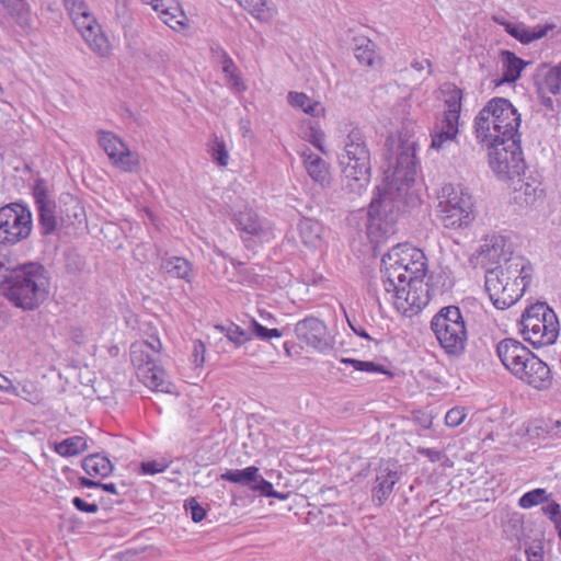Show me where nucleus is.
I'll return each mask as SVG.
<instances>
[{"label":"nucleus","mask_w":561,"mask_h":561,"mask_svg":"<svg viewBox=\"0 0 561 561\" xmlns=\"http://www.w3.org/2000/svg\"><path fill=\"white\" fill-rule=\"evenodd\" d=\"M50 289V275L47 268L36 262L16 265L9 276L2 279L0 294L14 307L35 310L44 304Z\"/></svg>","instance_id":"nucleus-1"},{"label":"nucleus","mask_w":561,"mask_h":561,"mask_svg":"<svg viewBox=\"0 0 561 561\" xmlns=\"http://www.w3.org/2000/svg\"><path fill=\"white\" fill-rule=\"evenodd\" d=\"M416 256L409 265L396 267L394 274L397 288L385 290L396 309L404 316H413L420 312L428 302L430 295L427 284L424 283L426 275L425 255L417 249H410Z\"/></svg>","instance_id":"nucleus-2"},{"label":"nucleus","mask_w":561,"mask_h":561,"mask_svg":"<svg viewBox=\"0 0 561 561\" xmlns=\"http://www.w3.org/2000/svg\"><path fill=\"white\" fill-rule=\"evenodd\" d=\"M344 188L362 194L370 182V151L359 128H353L344 139V150L339 156Z\"/></svg>","instance_id":"nucleus-3"},{"label":"nucleus","mask_w":561,"mask_h":561,"mask_svg":"<svg viewBox=\"0 0 561 561\" xmlns=\"http://www.w3.org/2000/svg\"><path fill=\"white\" fill-rule=\"evenodd\" d=\"M431 329L440 347L449 357H460L465 354L468 331L459 307L440 308L431 320Z\"/></svg>","instance_id":"nucleus-4"},{"label":"nucleus","mask_w":561,"mask_h":561,"mask_svg":"<svg viewBox=\"0 0 561 561\" xmlns=\"http://www.w3.org/2000/svg\"><path fill=\"white\" fill-rule=\"evenodd\" d=\"M437 216L446 229L468 228L476 218L472 195L459 185L446 184L438 195Z\"/></svg>","instance_id":"nucleus-5"},{"label":"nucleus","mask_w":561,"mask_h":561,"mask_svg":"<svg viewBox=\"0 0 561 561\" xmlns=\"http://www.w3.org/2000/svg\"><path fill=\"white\" fill-rule=\"evenodd\" d=\"M368 207L367 234L371 242L381 243L396 233L399 208L393 199L391 187H376Z\"/></svg>","instance_id":"nucleus-6"},{"label":"nucleus","mask_w":561,"mask_h":561,"mask_svg":"<svg viewBox=\"0 0 561 561\" xmlns=\"http://www.w3.org/2000/svg\"><path fill=\"white\" fill-rule=\"evenodd\" d=\"M522 334L534 346L554 343L559 334L557 314L545 302H537L527 308L520 320Z\"/></svg>","instance_id":"nucleus-7"},{"label":"nucleus","mask_w":561,"mask_h":561,"mask_svg":"<svg viewBox=\"0 0 561 561\" xmlns=\"http://www.w3.org/2000/svg\"><path fill=\"white\" fill-rule=\"evenodd\" d=\"M161 343L156 340L154 343L141 340L130 345V360L134 365L137 376L148 387H153L158 391L170 393V382L164 380L165 371L157 365V357Z\"/></svg>","instance_id":"nucleus-8"},{"label":"nucleus","mask_w":561,"mask_h":561,"mask_svg":"<svg viewBox=\"0 0 561 561\" xmlns=\"http://www.w3.org/2000/svg\"><path fill=\"white\" fill-rule=\"evenodd\" d=\"M520 138L496 141L489 148V163L502 180H513L526 170Z\"/></svg>","instance_id":"nucleus-9"},{"label":"nucleus","mask_w":561,"mask_h":561,"mask_svg":"<svg viewBox=\"0 0 561 561\" xmlns=\"http://www.w3.org/2000/svg\"><path fill=\"white\" fill-rule=\"evenodd\" d=\"M32 213L27 205L14 202L0 207V243L15 244L32 232Z\"/></svg>","instance_id":"nucleus-10"},{"label":"nucleus","mask_w":561,"mask_h":561,"mask_svg":"<svg viewBox=\"0 0 561 561\" xmlns=\"http://www.w3.org/2000/svg\"><path fill=\"white\" fill-rule=\"evenodd\" d=\"M493 116V135L500 140L520 138V114L515 106L504 98H493L481 110V124L485 123L484 115Z\"/></svg>","instance_id":"nucleus-11"},{"label":"nucleus","mask_w":561,"mask_h":561,"mask_svg":"<svg viewBox=\"0 0 561 561\" xmlns=\"http://www.w3.org/2000/svg\"><path fill=\"white\" fill-rule=\"evenodd\" d=\"M485 291L496 309L505 310L516 304L525 291V285L507 282L501 268L486 267Z\"/></svg>","instance_id":"nucleus-12"},{"label":"nucleus","mask_w":561,"mask_h":561,"mask_svg":"<svg viewBox=\"0 0 561 561\" xmlns=\"http://www.w3.org/2000/svg\"><path fill=\"white\" fill-rule=\"evenodd\" d=\"M295 332L300 342L319 352H327L333 346V341L327 325L318 318L308 317L298 321L295 325Z\"/></svg>","instance_id":"nucleus-13"},{"label":"nucleus","mask_w":561,"mask_h":561,"mask_svg":"<svg viewBox=\"0 0 561 561\" xmlns=\"http://www.w3.org/2000/svg\"><path fill=\"white\" fill-rule=\"evenodd\" d=\"M33 197L38 213L42 234L49 236L57 229L56 202L50 196L45 180L39 178L35 181Z\"/></svg>","instance_id":"nucleus-14"},{"label":"nucleus","mask_w":561,"mask_h":561,"mask_svg":"<svg viewBox=\"0 0 561 561\" xmlns=\"http://www.w3.org/2000/svg\"><path fill=\"white\" fill-rule=\"evenodd\" d=\"M414 249L408 243H398L393 245L381 260L382 285L385 290L397 288L394 274L399 272L396 267L409 265L416 256L410 251Z\"/></svg>","instance_id":"nucleus-15"},{"label":"nucleus","mask_w":561,"mask_h":561,"mask_svg":"<svg viewBox=\"0 0 561 561\" xmlns=\"http://www.w3.org/2000/svg\"><path fill=\"white\" fill-rule=\"evenodd\" d=\"M72 22L93 51L101 56L108 53V42L90 11L75 15Z\"/></svg>","instance_id":"nucleus-16"},{"label":"nucleus","mask_w":561,"mask_h":561,"mask_svg":"<svg viewBox=\"0 0 561 561\" xmlns=\"http://www.w3.org/2000/svg\"><path fill=\"white\" fill-rule=\"evenodd\" d=\"M457 116L453 112H444L443 117L435 124L431 134V148L437 151L450 150L457 144L458 129Z\"/></svg>","instance_id":"nucleus-17"},{"label":"nucleus","mask_w":561,"mask_h":561,"mask_svg":"<svg viewBox=\"0 0 561 561\" xmlns=\"http://www.w3.org/2000/svg\"><path fill=\"white\" fill-rule=\"evenodd\" d=\"M99 144L114 165L124 171H133L130 151L121 138L111 131L100 130Z\"/></svg>","instance_id":"nucleus-18"},{"label":"nucleus","mask_w":561,"mask_h":561,"mask_svg":"<svg viewBox=\"0 0 561 561\" xmlns=\"http://www.w3.org/2000/svg\"><path fill=\"white\" fill-rule=\"evenodd\" d=\"M401 472L399 466L387 462L380 466L376 476V485L373 489V501L381 506L392 493L394 484L399 481Z\"/></svg>","instance_id":"nucleus-19"},{"label":"nucleus","mask_w":561,"mask_h":561,"mask_svg":"<svg viewBox=\"0 0 561 561\" xmlns=\"http://www.w3.org/2000/svg\"><path fill=\"white\" fill-rule=\"evenodd\" d=\"M516 377L536 389H547L551 383V373L548 365L535 354L524 364Z\"/></svg>","instance_id":"nucleus-20"},{"label":"nucleus","mask_w":561,"mask_h":561,"mask_svg":"<svg viewBox=\"0 0 561 561\" xmlns=\"http://www.w3.org/2000/svg\"><path fill=\"white\" fill-rule=\"evenodd\" d=\"M415 142L402 146V150L398 153L396 164L393 165V182L401 185H409L414 182L415 170Z\"/></svg>","instance_id":"nucleus-21"},{"label":"nucleus","mask_w":561,"mask_h":561,"mask_svg":"<svg viewBox=\"0 0 561 561\" xmlns=\"http://www.w3.org/2000/svg\"><path fill=\"white\" fill-rule=\"evenodd\" d=\"M535 83L539 94L558 95L561 92V61L553 67L542 64L535 75Z\"/></svg>","instance_id":"nucleus-22"},{"label":"nucleus","mask_w":561,"mask_h":561,"mask_svg":"<svg viewBox=\"0 0 561 561\" xmlns=\"http://www.w3.org/2000/svg\"><path fill=\"white\" fill-rule=\"evenodd\" d=\"M501 268L507 282H516L528 286L531 279V268L522 256L511 255L503 263L496 265Z\"/></svg>","instance_id":"nucleus-23"},{"label":"nucleus","mask_w":561,"mask_h":561,"mask_svg":"<svg viewBox=\"0 0 561 561\" xmlns=\"http://www.w3.org/2000/svg\"><path fill=\"white\" fill-rule=\"evenodd\" d=\"M505 31L519 41L522 44H529L536 39H540L545 37L549 31H552L556 27V24L548 23L546 25H538L536 27H527L523 23H512V22H503Z\"/></svg>","instance_id":"nucleus-24"},{"label":"nucleus","mask_w":561,"mask_h":561,"mask_svg":"<svg viewBox=\"0 0 561 561\" xmlns=\"http://www.w3.org/2000/svg\"><path fill=\"white\" fill-rule=\"evenodd\" d=\"M305 168L310 178L319 183L321 186H327L330 183V172L328 163L318 154L307 149L301 154Z\"/></svg>","instance_id":"nucleus-25"},{"label":"nucleus","mask_w":561,"mask_h":561,"mask_svg":"<svg viewBox=\"0 0 561 561\" xmlns=\"http://www.w3.org/2000/svg\"><path fill=\"white\" fill-rule=\"evenodd\" d=\"M297 230L304 245L311 249L320 247L323 234V226L320 221L302 217L297 225Z\"/></svg>","instance_id":"nucleus-26"},{"label":"nucleus","mask_w":561,"mask_h":561,"mask_svg":"<svg viewBox=\"0 0 561 561\" xmlns=\"http://www.w3.org/2000/svg\"><path fill=\"white\" fill-rule=\"evenodd\" d=\"M82 469L90 477L106 478L113 472L114 466L107 457L92 454L83 458Z\"/></svg>","instance_id":"nucleus-27"},{"label":"nucleus","mask_w":561,"mask_h":561,"mask_svg":"<svg viewBox=\"0 0 561 561\" xmlns=\"http://www.w3.org/2000/svg\"><path fill=\"white\" fill-rule=\"evenodd\" d=\"M502 61L504 68L502 81L508 83L517 81L527 65L522 58L510 50L502 51Z\"/></svg>","instance_id":"nucleus-28"},{"label":"nucleus","mask_w":561,"mask_h":561,"mask_svg":"<svg viewBox=\"0 0 561 561\" xmlns=\"http://www.w3.org/2000/svg\"><path fill=\"white\" fill-rule=\"evenodd\" d=\"M496 353L502 364L506 367V364L514 362L516 355L520 353L527 355L528 347L515 339L507 337L499 342Z\"/></svg>","instance_id":"nucleus-29"},{"label":"nucleus","mask_w":561,"mask_h":561,"mask_svg":"<svg viewBox=\"0 0 561 561\" xmlns=\"http://www.w3.org/2000/svg\"><path fill=\"white\" fill-rule=\"evenodd\" d=\"M219 51L222 72L225 73L227 81L236 91H244L247 89V85L242 81L241 72L236 66L234 61L225 50L219 49Z\"/></svg>","instance_id":"nucleus-30"},{"label":"nucleus","mask_w":561,"mask_h":561,"mask_svg":"<svg viewBox=\"0 0 561 561\" xmlns=\"http://www.w3.org/2000/svg\"><path fill=\"white\" fill-rule=\"evenodd\" d=\"M259 468L250 466L244 469H230L224 472L220 478L224 481L240 484L242 486L252 488L255 480H257Z\"/></svg>","instance_id":"nucleus-31"},{"label":"nucleus","mask_w":561,"mask_h":561,"mask_svg":"<svg viewBox=\"0 0 561 561\" xmlns=\"http://www.w3.org/2000/svg\"><path fill=\"white\" fill-rule=\"evenodd\" d=\"M3 8L19 26L23 28L31 27L32 11L30 4L25 0H13Z\"/></svg>","instance_id":"nucleus-32"},{"label":"nucleus","mask_w":561,"mask_h":561,"mask_svg":"<svg viewBox=\"0 0 561 561\" xmlns=\"http://www.w3.org/2000/svg\"><path fill=\"white\" fill-rule=\"evenodd\" d=\"M54 449L62 457H72L85 451L88 443L83 436H71L56 443Z\"/></svg>","instance_id":"nucleus-33"},{"label":"nucleus","mask_w":561,"mask_h":561,"mask_svg":"<svg viewBox=\"0 0 561 561\" xmlns=\"http://www.w3.org/2000/svg\"><path fill=\"white\" fill-rule=\"evenodd\" d=\"M287 99L291 106L301 108L311 116H320L324 112L321 103L312 101L305 93L289 92Z\"/></svg>","instance_id":"nucleus-34"},{"label":"nucleus","mask_w":561,"mask_h":561,"mask_svg":"<svg viewBox=\"0 0 561 561\" xmlns=\"http://www.w3.org/2000/svg\"><path fill=\"white\" fill-rule=\"evenodd\" d=\"M234 222L238 229L249 234H259L263 230L259 216L252 209H245L237 214Z\"/></svg>","instance_id":"nucleus-35"},{"label":"nucleus","mask_w":561,"mask_h":561,"mask_svg":"<svg viewBox=\"0 0 561 561\" xmlns=\"http://www.w3.org/2000/svg\"><path fill=\"white\" fill-rule=\"evenodd\" d=\"M485 123L481 124V111L477 115L474 119V131L476 136L479 139V141L486 144V146H490L496 141H500L499 138H496L493 135V116H491V113L489 116L484 115Z\"/></svg>","instance_id":"nucleus-36"},{"label":"nucleus","mask_w":561,"mask_h":561,"mask_svg":"<svg viewBox=\"0 0 561 561\" xmlns=\"http://www.w3.org/2000/svg\"><path fill=\"white\" fill-rule=\"evenodd\" d=\"M537 187L523 180H517L514 187V202L520 206H529L536 202Z\"/></svg>","instance_id":"nucleus-37"},{"label":"nucleus","mask_w":561,"mask_h":561,"mask_svg":"<svg viewBox=\"0 0 561 561\" xmlns=\"http://www.w3.org/2000/svg\"><path fill=\"white\" fill-rule=\"evenodd\" d=\"M215 329L224 333L236 346H241L251 340V334L248 331L232 322L226 325H216Z\"/></svg>","instance_id":"nucleus-38"},{"label":"nucleus","mask_w":561,"mask_h":561,"mask_svg":"<svg viewBox=\"0 0 561 561\" xmlns=\"http://www.w3.org/2000/svg\"><path fill=\"white\" fill-rule=\"evenodd\" d=\"M145 3L151 4L156 12H160L159 18L164 24L169 25L172 30H175L172 23L175 15L171 12L175 8V0H144Z\"/></svg>","instance_id":"nucleus-39"},{"label":"nucleus","mask_w":561,"mask_h":561,"mask_svg":"<svg viewBox=\"0 0 561 561\" xmlns=\"http://www.w3.org/2000/svg\"><path fill=\"white\" fill-rule=\"evenodd\" d=\"M358 44L354 49V55L359 64L371 66L375 59L374 44L370 39L363 37L357 41Z\"/></svg>","instance_id":"nucleus-40"},{"label":"nucleus","mask_w":561,"mask_h":561,"mask_svg":"<svg viewBox=\"0 0 561 561\" xmlns=\"http://www.w3.org/2000/svg\"><path fill=\"white\" fill-rule=\"evenodd\" d=\"M115 22L122 27L125 36L133 30L134 16L129 10L127 2H119L115 4Z\"/></svg>","instance_id":"nucleus-41"},{"label":"nucleus","mask_w":561,"mask_h":561,"mask_svg":"<svg viewBox=\"0 0 561 561\" xmlns=\"http://www.w3.org/2000/svg\"><path fill=\"white\" fill-rule=\"evenodd\" d=\"M550 494L541 488L534 489L529 492H526L518 501V505L522 508H530L533 506L539 505L541 503H546L549 501Z\"/></svg>","instance_id":"nucleus-42"},{"label":"nucleus","mask_w":561,"mask_h":561,"mask_svg":"<svg viewBox=\"0 0 561 561\" xmlns=\"http://www.w3.org/2000/svg\"><path fill=\"white\" fill-rule=\"evenodd\" d=\"M208 152L218 165L226 167L228 164L229 154L224 140L215 136L208 145Z\"/></svg>","instance_id":"nucleus-43"},{"label":"nucleus","mask_w":561,"mask_h":561,"mask_svg":"<svg viewBox=\"0 0 561 561\" xmlns=\"http://www.w3.org/2000/svg\"><path fill=\"white\" fill-rule=\"evenodd\" d=\"M172 463V459L160 458L139 463L138 472L141 474H156L163 472Z\"/></svg>","instance_id":"nucleus-44"},{"label":"nucleus","mask_w":561,"mask_h":561,"mask_svg":"<svg viewBox=\"0 0 561 561\" xmlns=\"http://www.w3.org/2000/svg\"><path fill=\"white\" fill-rule=\"evenodd\" d=\"M249 330L250 334L255 335L257 339L262 341H268L271 339H279L283 335V332L278 329H267L266 327L259 323L256 320L252 319L250 322Z\"/></svg>","instance_id":"nucleus-45"},{"label":"nucleus","mask_w":561,"mask_h":561,"mask_svg":"<svg viewBox=\"0 0 561 561\" xmlns=\"http://www.w3.org/2000/svg\"><path fill=\"white\" fill-rule=\"evenodd\" d=\"M178 278H183L187 283V288L184 287L183 291L192 290V280L194 278L193 267L190 261L184 257L178 256Z\"/></svg>","instance_id":"nucleus-46"},{"label":"nucleus","mask_w":561,"mask_h":561,"mask_svg":"<svg viewBox=\"0 0 561 561\" xmlns=\"http://www.w3.org/2000/svg\"><path fill=\"white\" fill-rule=\"evenodd\" d=\"M184 508L187 514H190L192 520L194 523L202 522L206 516L205 508L196 501L195 497H190L184 503Z\"/></svg>","instance_id":"nucleus-47"},{"label":"nucleus","mask_w":561,"mask_h":561,"mask_svg":"<svg viewBox=\"0 0 561 561\" xmlns=\"http://www.w3.org/2000/svg\"><path fill=\"white\" fill-rule=\"evenodd\" d=\"M84 261L76 252L66 253V271L70 274H78L84 268Z\"/></svg>","instance_id":"nucleus-48"},{"label":"nucleus","mask_w":561,"mask_h":561,"mask_svg":"<svg viewBox=\"0 0 561 561\" xmlns=\"http://www.w3.org/2000/svg\"><path fill=\"white\" fill-rule=\"evenodd\" d=\"M461 98L462 92L460 89L455 88L450 93L448 99L446 100V105L448 110L446 112H453L457 116V119L460 117L461 111Z\"/></svg>","instance_id":"nucleus-49"},{"label":"nucleus","mask_w":561,"mask_h":561,"mask_svg":"<svg viewBox=\"0 0 561 561\" xmlns=\"http://www.w3.org/2000/svg\"><path fill=\"white\" fill-rule=\"evenodd\" d=\"M79 484L82 488H99L102 489L105 492L112 493V494H118V491L116 489V485L114 483H103L101 481H95L92 479H89L87 477H80L79 478Z\"/></svg>","instance_id":"nucleus-50"},{"label":"nucleus","mask_w":561,"mask_h":561,"mask_svg":"<svg viewBox=\"0 0 561 561\" xmlns=\"http://www.w3.org/2000/svg\"><path fill=\"white\" fill-rule=\"evenodd\" d=\"M465 410L461 408H453L445 415V423L449 427L459 426L466 419Z\"/></svg>","instance_id":"nucleus-51"},{"label":"nucleus","mask_w":561,"mask_h":561,"mask_svg":"<svg viewBox=\"0 0 561 561\" xmlns=\"http://www.w3.org/2000/svg\"><path fill=\"white\" fill-rule=\"evenodd\" d=\"M252 491L257 492L262 496L270 497L271 495H275V490L273 484L266 481L262 476L257 473V480L253 483Z\"/></svg>","instance_id":"nucleus-52"},{"label":"nucleus","mask_w":561,"mask_h":561,"mask_svg":"<svg viewBox=\"0 0 561 561\" xmlns=\"http://www.w3.org/2000/svg\"><path fill=\"white\" fill-rule=\"evenodd\" d=\"M178 11L181 20H178V33L183 31L184 36H191L194 34V21L191 20L184 12V10L178 4Z\"/></svg>","instance_id":"nucleus-53"},{"label":"nucleus","mask_w":561,"mask_h":561,"mask_svg":"<svg viewBox=\"0 0 561 561\" xmlns=\"http://www.w3.org/2000/svg\"><path fill=\"white\" fill-rule=\"evenodd\" d=\"M533 354L534 353L528 348L527 355H524L523 353L516 355L513 363L506 364V369H508L514 376H517L523 371L522 368L524 367V364L530 358Z\"/></svg>","instance_id":"nucleus-54"},{"label":"nucleus","mask_w":561,"mask_h":561,"mask_svg":"<svg viewBox=\"0 0 561 561\" xmlns=\"http://www.w3.org/2000/svg\"><path fill=\"white\" fill-rule=\"evenodd\" d=\"M64 4L72 19L75 15L89 11L88 5L82 0H62Z\"/></svg>","instance_id":"nucleus-55"},{"label":"nucleus","mask_w":561,"mask_h":561,"mask_svg":"<svg viewBox=\"0 0 561 561\" xmlns=\"http://www.w3.org/2000/svg\"><path fill=\"white\" fill-rule=\"evenodd\" d=\"M205 345L202 341L196 340L193 342V351H192V362L195 365V367L202 366V364L205 360Z\"/></svg>","instance_id":"nucleus-56"},{"label":"nucleus","mask_w":561,"mask_h":561,"mask_svg":"<svg viewBox=\"0 0 561 561\" xmlns=\"http://www.w3.org/2000/svg\"><path fill=\"white\" fill-rule=\"evenodd\" d=\"M542 512L553 524L561 520V507L560 504L554 501H548V504L542 507Z\"/></svg>","instance_id":"nucleus-57"},{"label":"nucleus","mask_w":561,"mask_h":561,"mask_svg":"<svg viewBox=\"0 0 561 561\" xmlns=\"http://www.w3.org/2000/svg\"><path fill=\"white\" fill-rule=\"evenodd\" d=\"M72 505L80 512L94 514L99 511V505L96 503H88L83 499L76 496L72 499Z\"/></svg>","instance_id":"nucleus-58"},{"label":"nucleus","mask_w":561,"mask_h":561,"mask_svg":"<svg viewBox=\"0 0 561 561\" xmlns=\"http://www.w3.org/2000/svg\"><path fill=\"white\" fill-rule=\"evenodd\" d=\"M358 371L391 375V373L383 365L366 360H362V365Z\"/></svg>","instance_id":"nucleus-59"},{"label":"nucleus","mask_w":561,"mask_h":561,"mask_svg":"<svg viewBox=\"0 0 561 561\" xmlns=\"http://www.w3.org/2000/svg\"><path fill=\"white\" fill-rule=\"evenodd\" d=\"M242 8L251 13L262 12L265 0H236Z\"/></svg>","instance_id":"nucleus-60"},{"label":"nucleus","mask_w":561,"mask_h":561,"mask_svg":"<svg viewBox=\"0 0 561 561\" xmlns=\"http://www.w3.org/2000/svg\"><path fill=\"white\" fill-rule=\"evenodd\" d=\"M69 339L77 345H82L85 342V333L80 327H72L69 330Z\"/></svg>","instance_id":"nucleus-61"},{"label":"nucleus","mask_w":561,"mask_h":561,"mask_svg":"<svg viewBox=\"0 0 561 561\" xmlns=\"http://www.w3.org/2000/svg\"><path fill=\"white\" fill-rule=\"evenodd\" d=\"M420 455L427 457L432 462H437L443 458V453L434 448L420 447L417 449Z\"/></svg>","instance_id":"nucleus-62"},{"label":"nucleus","mask_w":561,"mask_h":561,"mask_svg":"<svg viewBox=\"0 0 561 561\" xmlns=\"http://www.w3.org/2000/svg\"><path fill=\"white\" fill-rule=\"evenodd\" d=\"M347 321H348L351 329L353 330V332L356 335L364 337L366 340H371L370 335L362 327H355L350 319H347Z\"/></svg>","instance_id":"nucleus-63"},{"label":"nucleus","mask_w":561,"mask_h":561,"mask_svg":"<svg viewBox=\"0 0 561 561\" xmlns=\"http://www.w3.org/2000/svg\"><path fill=\"white\" fill-rule=\"evenodd\" d=\"M561 428V421H549L547 424V432L551 435H558Z\"/></svg>","instance_id":"nucleus-64"}]
</instances>
